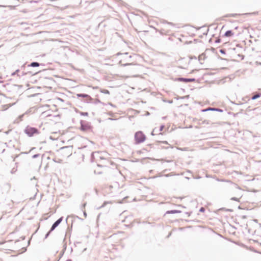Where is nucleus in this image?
I'll use <instances>...</instances> for the list:
<instances>
[{
    "label": "nucleus",
    "mask_w": 261,
    "mask_h": 261,
    "mask_svg": "<svg viewBox=\"0 0 261 261\" xmlns=\"http://www.w3.org/2000/svg\"><path fill=\"white\" fill-rule=\"evenodd\" d=\"M12 249L13 247L11 245L10 242H9L8 243H0V250L2 251L9 253L13 251Z\"/></svg>",
    "instance_id": "1"
},
{
    "label": "nucleus",
    "mask_w": 261,
    "mask_h": 261,
    "mask_svg": "<svg viewBox=\"0 0 261 261\" xmlns=\"http://www.w3.org/2000/svg\"><path fill=\"white\" fill-rule=\"evenodd\" d=\"M99 158L100 159V161L99 160V167H104L107 169L110 170V168L109 167V166L111 165L110 161L109 160H108L105 156H102L101 155L99 154Z\"/></svg>",
    "instance_id": "2"
},
{
    "label": "nucleus",
    "mask_w": 261,
    "mask_h": 261,
    "mask_svg": "<svg viewBox=\"0 0 261 261\" xmlns=\"http://www.w3.org/2000/svg\"><path fill=\"white\" fill-rule=\"evenodd\" d=\"M146 138L145 135L141 131H138L135 133V140L137 144L143 142Z\"/></svg>",
    "instance_id": "3"
},
{
    "label": "nucleus",
    "mask_w": 261,
    "mask_h": 261,
    "mask_svg": "<svg viewBox=\"0 0 261 261\" xmlns=\"http://www.w3.org/2000/svg\"><path fill=\"white\" fill-rule=\"evenodd\" d=\"M7 99L5 98H3L0 101V109L2 110H6L10 108L11 105L10 103H7Z\"/></svg>",
    "instance_id": "4"
},
{
    "label": "nucleus",
    "mask_w": 261,
    "mask_h": 261,
    "mask_svg": "<svg viewBox=\"0 0 261 261\" xmlns=\"http://www.w3.org/2000/svg\"><path fill=\"white\" fill-rule=\"evenodd\" d=\"M25 132L29 136H32L35 134H38V130L35 128L28 126L25 130Z\"/></svg>",
    "instance_id": "5"
},
{
    "label": "nucleus",
    "mask_w": 261,
    "mask_h": 261,
    "mask_svg": "<svg viewBox=\"0 0 261 261\" xmlns=\"http://www.w3.org/2000/svg\"><path fill=\"white\" fill-rule=\"evenodd\" d=\"M175 81L188 83V82H195L196 81V79L194 78L178 77V78L175 79Z\"/></svg>",
    "instance_id": "6"
},
{
    "label": "nucleus",
    "mask_w": 261,
    "mask_h": 261,
    "mask_svg": "<svg viewBox=\"0 0 261 261\" xmlns=\"http://www.w3.org/2000/svg\"><path fill=\"white\" fill-rule=\"evenodd\" d=\"M207 111H217L219 112H223V110L222 109H219V108H211L209 107L207 109H203L202 110V112H206Z\"/></svg>",
    "instance_id": "7"
},
{
    "label": "nucleus",
    "mask_w": 261,
    "mask_h": 261,
    "mask_svg": "<svg viewBox=\"0 0 261 261\" xmlns=\"http://www.w3.org/2000/svg\"><path fill=\"white\" fill-rule=\"evenodd\" d=\"M62 221V218H60L56 222H55L54 224L51 226L50 232L54 230L55 229V228L57 227L58 225Z\"/></svg>",
    "instance_id": "8"
},
{
    "label": "nucleus",
    "mask_w": 261,
    "mask_h": 261,
    "mask_svg": "<svg viewBox=\"0 0 261 261\" xmlns=\"http://www.w3.org/2000/svg\"><path fill=\"white\" fill-rule=\"evenodd\" d=\"M100 92L106 94V98H108L110 97V92L106 89H101L100 90Z\"/></svg>",
    "instance_id": "9"
},
{
    "label": "nucleus",
    "mask_w": 261,
    "mask_h": 261,
    "mask_svg": "<svg viewBox=\"0 0 261 261\" xmlns=\"http://www.w3.org/2000/svg\"><path fill=\"white\" fill-rule=\"evenodd\" d=\"M233 35L234 33L232 32L231 30H228L225 33L224 36L225 37H229L233 36Z\"/></svg>",
    "instance_id": "10"
},
{
    "label": "nucleus",
    "mask_w": 261,
    "mask_h": 261,
    "mask_svg": "<svg viewBox=\"0 0 261 261\" xmlns=\"http://www.w3.org/2000/svg\"><path fill=\"white\" fill-rule=\"evenodd\" d=\"M181 211L179 210H170L166 212V214H176V213H180Z\"/></svg>",
    "instance_id": "11"
},
{
    "label": "nucleus",
    "mask_w": 261,
    "mask_h": 261,
    "mask_svg": "<svg viewBox=\"0 0 261 261\" xmlns=\"http://www.w3.org/2000/svg\"><path fill=\"white\" fill-rule=\"evenodd\" d=\"M81 129L84 131H87L90 129V127L88 125H84L83 124H82Z\"/></svg>",
    "instance_id": "12"
},
{
    "label": "nucleus",
    "mask_w": 261,
    "mask_h": 261,
    "mask_svg": "<svg viewBox=\"0 0 261 261\" xmlns=\"http://www.w3.org/2000/svg\"><path fill=\"white\" fill-rule=\"evenodd\" d=\"M261 96V93H257L254 95H253L251 98V100H255L259 97H260Z\"/></svg>",
    "instance_id": "13"
},
{
    "label": "nucleus",
    "mask_w": 261,
    "mask_h": 261,
    "mask_svg": "<svg viewBox=\"0 0 261 261\" xmlns=\"http://www.w3.org/2000/svg\"><path fill=\"white\" fill-rule=\"evenodd\" d=\"M111 203L110 201H105L101 206H99V209L106 206L108 204L110 205Z\"/></svg>",
    "instance_id": "14"
},
{
    "label": "nucleus",
    "mask_w": 261,
    "mask_h": 261,
    "mask_svg": "<svg viewBox=\"0 0 261 261\" xmlns=\"http://www.w3.org/2000/svg\"><path fill=\"white\" fill-rule=\"evenodd\" d=\"M216 180L218 181L227 182H229V183H230L231 184H232V182L230 180H226V179H224L217 178Z\"/></svg>",
    "instance_id": "15"
},
{
    "label": "nucleus",
    "mask_w": 261,
    "mask_h": 261,
    "mask_svg": "<svg viewBox=\"0 0 261 261\" xmlns=\"http://www.w3.org/2000/svg\"><path fill=\"white\" fill-rule=\"evenodd\" d=\"M30 66L32 67H38L39 66V64L37 62H32Z\"/></svg>",
    "instance_id": "16"
},
{
    "label": "nucleus",
    "mask_w": 261,
    "mask_h": 261,
    "mask_svg": "<svg viewBox=\"0 0 261 261\" xmlns=\"http://www.w3.org/2000/svg\"><path fill=\"white\" fill-rule=\"evenodd\" d=\"M231 200H234V201H239V198L235 197H232L231 198Z\"/></svg>",
    "instance_id": "17"
},
{
    "label": "nucleus",
    "mask_w": 261,
    "mask_h": 261,
    "mask_svg": "<svg viewBox=\"0 0 261 261\" xmlns=\"http://www.w3.org/2000/svg\"><path fill=\"white\" fill-rule=\"evenodd\" d=\"M220 42H221V39L219 38H217L216 39V40L215 41V42L216 43H219Z\"/></svg>",
    "instance_id": "18"
},
{
    "label": "nucleus",
    "mask_w": 261,
    "mask_h": 261,
    "mask_svg": "<svg viewBox=\"0 0 261 261\" xmlns=\"http://www.w3.org/2000/svg\"><path fill=\"white\" fill-rule=\"evenodd\" d=\"M220 52L221 54L225 55L226 54V51L223 49H221L220 50Z\"/></svg>",
    "instance_id": "19"
},
{
    "label": "nucleus",
    "mask_w": 261,
    "mask_h": 261,
    "mask_svg": "<svg viewBox=\"0 0 261 261\" xmlns=\"http://www.w3.org/2000/svg\"><path fill=\"white\" fill-rule=\"evenodd\" d=\"M132 65H133L132 63H125V64H122L121 66H126Z\"/></svg>",
    "instance_id": "20"
},
{
    "label": "nucleus",
    "mask_w": 261,
    "mask_h": 261,
    "mask_svg": "<svg viewBox=\"0 0 261 261\" xmlns=\"http://www.w3.org/2000/svg\"><path fill=\"white\" fill-rule=\"evenodd\" d=\"M199 211L200 212H204L205 211V208L203 207H200V208L199 209Z\"/></svg>",
    "instance_id": "21"
},
{
    "label": "nucleus",
    "mask_w": 261,
    "mask_h": 261,
    "mask_svg": "<svg viewBox=\"0 0 261 261\" xmlns=\"http://www.w3.org/2000/svg\"><path fill=\"white\" fill-rule=\"evenodd\" d=\"M164 127V125H162L160 127L159 131L160 132L162 131Z\"/></svg>",
    "instance_id": "22"
},
{
    "label": "nucleus",
    "mask_w": 261,
    "mask_h": 261,
    "mask_svg": "<svg viewBox=\"0 0 261 261\" xmlns=\"http://www.w3.org/2000/svg\"><path fill=\"white\" fill-rule=\"evenodd\" d=\"M203 123L204 124H209V121L208 120H204L203 122Z\"/></svg>",
    "instance_id": "23"
},
{
    "label": "nucleus",
    "mask_w": 261,
    "mask_h": 261,
    "mask_svg": "<svg viewBox=\"0 0 261 261\" xmlns=\"http://www.w3.org/2000/svg\"><path fill=\"white\" fill-rule=\"evenodd\" d=\"M203 56V54H201L199 56V59L200 60L201 59H202V57Z\"/></svg>",
    "instance_id": "24"
},
{
    "label": "nucleus",
    "mask_w": 261,
    "mask_h": 261,
    "mask_svg": "<svg viewBox=\"0 0 261 261\" xmlns=\"http://www.w3.org/2000/svg\"><path fill=\"white\" fill-rule=\"evenodd\" d=\"M242 219H246L247 218V216L246 215H243L241 216Z\"/></svg>",
    "instance_id": "25"
},
{
    "label": "nucleus",
    "mask_w": 261,
    "mask_h": 261,
    "mask_svg": "<svg viewBox=\"0 0 261 261\" xmlns=\"http://www.w3.org/2000/svg\"><path fill=\"white\" fill-rule=\"evenodd\" d=\"M169 24L171 25H174V24L172 22H167Z\"/></svg>",
    "instance_id": "26"
},
{
    "label": "nucleus",
    "mask_w": 261,
    "mask_h": 261,
    "mask_svg": "<svg viewBox=\"0 0 261 261\" xmlns=\"http://www.w3.org/2000/svg\"><path fill=\"white\" fill-rule=\"evenodd\" d=\"M154 131H155V129H153V132H152V133H151V135L153 136V135H154V133H153V132H154Z\"/></svg>",
    "instance_id": "27"
},
{
    "label": "nucleus",
    "mask_w": 261,
    "mask_h": 261,
    "mask_svg": "<svg viewBox=\"0 0 261 261\" xmlns=\"http://www.w3.org/2000/svg\"><path fill=\"white\" fill-rule=\"evenodd\" d=\"M239 56H241V57H242V59H244V56H243V55H241V56L239 55Z\"/></svg>",
    "instance_id": "28"
},
{
    "label": "nucleus",
    "mask_w": 261,
    "mask_h": 261,
    "mask_svg": "<svg viewBox=\"0 0 261 261\" xmlns=\"http://www.w3.org/2000/svg\"><path fill=\"white\" fill-rule=\"evenodd\" d=\"M164 143H165V144H167V141H164L163 142Z\"/></svg>",
    "instance_id": "29"
},
{
    "label": "nucleus",
    "mask_w": 261,
    "mask_h": 261,
    "mask_svg": "<svg viewBox=\"0 0 261 261\" xmlns=\"http://www.w3.org/2000/svg\"><path fill=\"white\" fill-rule=\"evenodd\" d=\"M109 209H110V206L108 207H107V210L108 211V210H109Z\"/></svg>",
    "instance_id": "30"
},
{
    "label": "nucleus",
    "mask_w": 261,
    "mask_h": 261,
    "mask_svg": "<svg viewBox=\"0 0 261 261\" xmlns=\"http://www.w3.org/2000/svg\"><path fill=\"white\" fill-rule=\"evenodd\" d=\"M131 57H132V56H128V58L129 59L131 58Z\"/></svg>",
    "instance_id": "31"
},
{
    "label": "nucleus",
    "mask_w": 261,
    "mask_h": 261,
    "mask_svg": "<svg viewBox=\"0 0 261 261\" xmlns=\"http://www.w3.org/2000/svg\"><path fill=\"white\" fill-rule=\"evenodd\" d=\"M171 233H170L169 234V235L168 236V237H169V236H171Z\"/></svg>",
    "instance_id": "32"
},
{
    "label": "nucleus",
    "mask_w": 261,
    "mask_h": 261,
    "mask_svg": "<svg viewBox=\"0 0 261 261\" xmlns=\"http://www.w3.org/2000/svg\"><path fill=\"white\" fill-rule=\"evenodd\" d=\"M66 261H72L71 259H67Z\"/></svg>",
    "instance_id": "33"
},
{
    "label": "nucleus",
    "mask_w": 261,
    "mask_h": 261,
    "mask_svg": "<svg viewBox=\"0 0 261 261\" xmlns=\"http://www.w3.org/2000/svg\"><path fill=\"white\" fill-rule=\"evenodd\" d=\"M98 102H99V103H101L103 104V103H101L99 100V101H98Z\"/></svg>",
    "instance_id": "34"
},
{
    "label": "nucleus",
    "mask_w": 261,
    "mask_h": 261,
    "mask_svg": "<svg viewBox=\"0 0 261 261\" xmlns=\"http://www.w3.org/2000/svg\"><path fill=\"white\" fill-rule=\"evenodd\" d=\"M125 55L126 56H127V55H128V53H125Z\"/></svg>",
    "instance_id": "35"
},
{
    "label": "nucleus",
    "mask_w": 261,
    "mask_h": 261,
    "mask_svg": "<svg viewBox=\"0 0 261 261\" xmlns=\"http://www.w3.org/2000/svg\"><path fill=\"white\" fill-rule=\"evenodd\" d=\"M228 211H230V212H231L232 210H228Z\"/></svg>",
    "instance_id": "36"
},
{
    "label": "nucleus",
    "mask_w": 261,
    "mask_h": 261,
    "mask_svg": "<svg viewBox=\"0 0 261 261\" xmlns=\"http://www.w3.org/2000/svg\"><path fill=\"white\" fill-rule=\"evenodd\" d=\"M105 154L106 155H108V154H107V153H105Z\"/></svg>",
    "instance_id": "37"
},
{
    "label": "nucleus",
    "mask_w": 261,
    "mask_h": 261,
    "mask_svg": "<svg viewBox=\"0 0 261 261\" xmlns=\"http://www.w3.org/2000/svg\"><path fill=\"white\" fill-rule=\"evenodd\" d=\"M98 174H101V172L99 171Z\"/></svg>",
    "instance_id": "38"
}]
</instances>
